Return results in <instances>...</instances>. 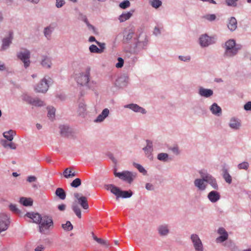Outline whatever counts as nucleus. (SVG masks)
<instances>
[{
    "label": "nucleus",
    "mask_w": 251,
    "mask_h": 251,
    "mask_svg": "<svg viewBox=\"0 0 251 251\" xmlns=\"http://www.w3.org/2000/svg\"><path fill=\"white\" fill-rule=\"evenodd\" d=\"M201 178H196L194 181V186L201 191H204L209 184L214 190H218L219 186L216 179L206 170H201L199 171Z\"/></svg>",
    "instance_id": "1"
},
{
    "label": "nucleus",
    "mask_w": 251,
    "mask_h": 251,
    "mask_svg": "<svg viewBox=\"0 0 251 251\" xmlns=\"http://www.w3.org/2000/svg\"><path fill=\"white\" fill-rule=\"evenodd\" d=\"M222 47L225 49L224 56L225 58H231L235 56L241 49V46L237 45L233 39H229L225 42Z\"/></svg>",
    "instance_id": "2"
},
{
    "label": "nucleus",
    "mask_w": 251,
    "mask_h": 251,
    "mask_svg": "<svg viewBox=\"0 0 251 251\" xmlns=\"http://www.w3.org/2000/svg\"><path fill=\"white\" fill-rule=\"evenodd\" d=\"M140 35L134 38V43L131 45V52L134 54H138L142 50L145 49L148 45V40L147 36H145L143 40H140Z\"/></svg>",
    "instance_id": "3"
},
{
    "label": "nucleus",
    "mask_w": 251,
    "mask_h": 251,
    "mask_svg": "<svg viewBox=\"0 0 251 251\" xmlns=\"http://www.w3.org/2000/svg\"><path fill=\"white\" fill-rule=\"evenodd\" d=\"M17 57L24 63V67L26 69L30 64V51L25 49L22 48L17 52Z\"/></svg>",
    "instance_id": "4"
},
{
    "label": "nucleus",
    "mask_w": 251,
    "mask_h": 251,
    "mask_svg": "<svg viewBox=\"0 0 251 251\" xmlns=\"http://www.w3.org/2000/svg\"><path fill=\"white\" fill-rule=\"evenodd\" d=\"M114 175L121 180L131 184L136 176V174L128 171H124L122 172H114Z\"/></svg>",
    "instance_id": "5"
},
{
    "label": "nucleus",
    "mask_w": 251,
    "mask_h": 251,
    "mask_svg": "<svg viewBox=\"0 0 251 251\" xmlns=\"http://www.w3.org/2000/svg\"><path fill=\"white\" fill-rule=\"evenodd\" d=\"M53 227V222L52 217L45 215L42 216V220L39 225V231L43 233L45 230H49Z\"/></svg>",
    "instance_id": "6"
},
{
    "label": "nucleus",
    "mask_w": 251,
    "mask_h": 251,
    "mask_svg": "<svg viewBox=\"0 0 251 251\" xmlns=\"http://www.w3.org/2000/svg\"><path fill=\"white\" fill-rule=\"evenodd\" d=\"M51 83L52 79L50 77H44L35 86L34 90L36 92L45 93L48 91Z\"/></svg>",
    "instance_id": "7"
},
{
    "label": "nucleus",
    "mask_w": 251,
    "mask_h": 251,
    "mask_svg": "<svg viewBox=\"0 0 251 251\" xmlns=\"http://www.w3.org/2000/svg\"><path fill=\"white\" fill-rule=\"evenodd\" d=\"M90 76V68L88 67L84 72L77 75L76 80L78 84L85 86L88 83Z\"/></svg>",
    "instance_id": "8"
},
{
    "label": "nucleus",
    "mask_w": 251,
    "mask_h": 251,
    "mask_svg": "<svg viewBox=\"0 0 251 251\" xmlns=\"http://www.w3.org/2000/svg\"><path fill=\"white\" fill-rule=\"evenodd\" d=\"M190 239L195 251H204L203 244L198 234H191Z\"/></svg>",
    "instance_id": "9"
},
{
    "label": "nucleus",
    "mask_w": 251,
    "mask_h": 251,
    "mask_svg": "<svg viewBox=\"0 0 251 251\" xmlns=\"http://www.w3.org/2000/svg\"><path fill=\"white\" fill-rule=\"evenodd\" d=\"M135 32V28L133 26H130L126 28L123 32V43L125 44L128 43L133 38Z\"/></svg>",
    "instance_id": "10"
},
{
    "label": "nucleus",
    "mask_w": 251,
    "mask_h": 251,
    "mask_svg": "<svg viewBox=\"0 0 251 251\" xmlns=\"http://www.w3.org/2000/svg\"><path fill=\"white\" fill-rule=\"evenodd\" d=\"M215 43L214 38L206 34L201 35L199 38V43L202 47H207Z\"/></svg>",
    "instance_id": "11"
},
{
    "label": "nucleus",
    "mask_w": 251,
    "mask_h": 251,
    "mask_svg": "<svg viewBox=\"0 0 251 251\" xmlns=\"http://www.w3.org/2000/svg\"><path fill=\"white\" fill-rule=\"evenodd\" d=\"M9 224V217L5 214H0V233L8 228Z\"/></svg>",
    "instance_id": "12"
},
{
    "label": "nucleus",
    "mask_w": 251,
    "mask_h": 251,
    "mask_svg": "<svg viewBox=\"0 0 251 251\" xmlns=\"http://www.w3.org/2000/svg\"><path fill=\"white\" fill-rule=\"evenodd\" d=\"M146 146L143 148L145 154L150 160L153 159L152 152L153 151V143L150 140H146Z\"/></svg>",
    "instance_id": "13"
},
{
    "label": "nucleus",
    "mask_w": 251,
    "mask_h": 251,
    "mask_svg": "<svg viewBox=\"0 0 251 251\" xmlns=\"http://www.w3.org/2000/svg\"><path fill=\"white\" fill-rule=\"evenodd\" d=\"M25 100L28 103L35 106H42L45 105L44 102L38 98H32L29 96L25 97Z\"/></svg>",
    "instance_id": "14"
},
{
    "label": "nucleus",
    "mask_w": 251,
    "mask_h": 251,
    "mask_svg": "<svg viewBox=\"0 0 251 251\" xmlns=\"http://www.w3.org/2000/svg\"><path fill=\"white\" fill-rule=\"evenodd\" d=\"M13 38V33L12 32H10L9 36L2 39V45L0 50L4 51L7 50L12 44Z\"/></svg>",
    "instance_id": "15"
},
{
    "label": "nucleus",
    "mask_w": 251,
    "mask_h": 251,
    "mask_svg": "<svg viewBox=\"0 0 251 251\" xmlns=\"http://www.w3.org/2000/svg\"><path fill=\"white\" fill-rule=\"evenodd\" d=\"M74 197L77 200L78 203L84 209H87L89 208V205L86 197L80 196L78 193L74 194Z\"/></svg>",
    "instance_id": "16"
},
{
    "label": "nucleus",
    "mask_w": 251,
    "mask_h": 251,
    "mask_svg": "<svg viewBox=\"0 0 251 251\" xmlns=\"http://www.w3.org/2000/svg\"><path fill=\"white\" fill-rule=\"evenodd\" d=\"M198 94L202 97L208 98L213 95V91L210 89L200 87L198 90Z\"/></svg>",
    "instance_id": "17"
},
{
    "label": "nucleus",
    "mask_w": 251,
    "mask_h": 251,
    "mask_svg": "<svg viewBox=\"0 0 251 251\" xmlns=\"http://www.w3.org/2000/svg\"><path fill=\"white\" fill-rule=\"evenodd\" d=\"M124 107L129 108L135 112H139L142 114H146L147 112L146 110L144 108L139 106L137 104L131 103L126 104L124 106Z\"/></svg>",
    "instance_id": "18"
},
{
    "label": "nucleus",
    "mask_w": 251,
    "mask_h": 251,
    "mask_svg": "<svg viewBox=\"0 0 251 251\" xmlns=\"http://www.w3.org/2000/svg\"><path fill=\"white\" fill-rule=\"evenodd\" d=\"M104 188L107 190H110V192L116 196V200H118L119 198V195L121 193V190L120 189L115 186L113 184H105L104 185Z\"/></svg>",
    "instance_id": "19"
},
{
    "label": "nucleus",
    "mask_w": 251,
    "mask_h": 251,
    "mask_svg": "<svg viewBox=\"0 0 251 251\" xmlns=\"http://www.w3.org/2000/svg\"><path fill=\"white\" fill-rule=\"evenodd\" d=\"M208 200L212 203H215L221 198V195L217 191H210L207 195Z\"/></svg>",
    "instance_id": "20"
},
{
    "label": "nucleus",
    "mask_w": 251,
    "mask_h": 251,
    "mask_svg": "<svg viewBox=\"0 0 251 251\" xmlns=\"http://www.w3.org/2000/svg\"><path fill=\"white\" fill-rule=\"evenodd\" d=\"M157 230L159 234L161 236H166L170 232L169 226L166 224L160 225Z\"/></svg>",
    "instance_id": "21"
},
{
    "label": "nucleus",
    "mask_w": 251,
    "mask_h": 251,
    "mask_svg": "<svg viewBox=\"0 0 251 251\" xmlns=\"http://www.w3.org/2000/svg\"><path fill=\"white\" fill-rule=\"evenodd\" d=\"M128 77L125 75L119 76L115 82V86L119 87H124L127 85Z\"/></svg>",
    "instance_id": "22"
},
{
    "label": "nucleus",
    "mask_w": 251,
    "mask_h": 251,
    "mask_svg": "<svg viewBox=\"0 0 251 251\" xmlns=\"http://www.w3.org/2000/svg\"><path fill=\"white\" fill-rule=\"evenodd\" d=\"M25 216L32 219L34 223L38 224L39 225H40L42 218V216L37 213L28 212L25 214Z\"/></svg>",
    "instance_id": "23"
},
{
    "label": "nucleus",
    "mask_w": 251,
    "mask_h": 251,
    "mask_svg": "<svg viewBox=\"0 0 251 251\" xmlns=\"http://www.w3.org/2000/svg\"><path fill=\"white\" fill-rule=\"evenodd\" d=\"M109 115V110L108 108H104L99 114L97 118L95 120L96 123H100L103 122L104 119L107 118Z\"/></svg>",
    "instance_id": "24"
},
{
    "label": "nucleus",
    "mask_w": 251,
    "mask_h": 251,
    "mask_svg": "<svg viewBox=\"0 0 251 251\" xmlns=\"http://www.w3.org/2000/svg\"><path fill=\"white\" fill-rule=\"evenodd\" d=\"M241 126V122L238 119L233 117L230 120L229 126L232 129L237 130L240 128Z\"/></svg>",
    "instance_id": "25"
},
{
    "label": "nucleus",
    "mask_w": 251,
    "mask_h": 251,
    "mask_svg": "<svg viewBox=\"0 0 251 251\" xmlns=\"http://www.w3.org/2000/svg\"><path fill=\"white\" fill-rule=\"evenodd\" d=\"M227 27L231 31L235 30L237 27V22L236 18L231 17L228 20Z\"/></svg>",
    "instance_id": "26"
},
{
    "label": "nucleus",
    "mask_w": 251,
    "mask_h": 251,
    "mask_svg": "<svg viewBox=\"0 0 251 251\" xmlns=\"http://www.w3.org/2000/svg\"><path fill=\"white\" fill-rule=\"evenodd\" d=\"M41 64L45 68H50L52 65L51 58L47 56H43Z\"/></svg>",
    "instance_id": "27"
},
{
    "label": "nucleus",
    "mask_w": 251,
    "mask_h": 251,
    "mask_svg": "<svg viewBox=\"0 0 251 251\" xmlns=\"http://www.w3.org/2000/svg\"><path fill=\"white\" fill-rule=\"evenodd\" d=\"M210 110L215 115L219 116L222 114V109L216 103L212 104L210 107Z\"/></svg>",
    "instance_id": "28"
},
{
    "label": "nucleus",
    "mask_w": 251,
    "mask_h": 251,
    "mask_svg": "<svg viewBox=\"0 0 251 251\" xmlns=\"http://www.w3.org/2000/svg\"><path fill=\"white\" fill-rule=\"evenodd\" d=\"M134 12V10H131L127 13H122L118 18L119 21L121 23H122L129 19L130 17L132 16Z\"/></svg>",
    "instance_id": "29"
},
{
    "label": "nucleus",
    "mask_w": 251,
    "mask_h": 251,
    "mask_svg": "<svg viewBox=\"0 0 251 251\" xmlns=\"http://www.w3.org/2000/svg\"><path fill=\"white\" fill-rule=\"evenodd\" d=\"M60 134L62 136H68L71 133V128L66 125H61L59 126Z\"/></svg>",
    "instance_id": "30"
},
{
    "label": "nucleus",
    "mask_w": 251,
    "mask_h": 251,
    "mask_svg": "<svg viewBox=\"0 0 251 251\" xmlns=\"http://www.w3.org/2000/svg\"><path fill=\"white\" fill-rule=\"evenodd\" d=\"M222 176L225 181L228 184H231L232 182L231 176L229 174L227 169L224 168L222 170Z\"/></svg>",
    "instance_id": "31"
},
{
    "label": "nucleus",
    "mask_w": 251,
    "mask_h": 251,
    "mask_svg": "<svg viewBox=\"0 0 251 251\" xmlns=\"http://www.w3.org/2000/svg\"><path fill=\"white\" fill-rule=\"evenodd\" d=\"M63 176L65 177L68 178L76 176V174L73 171L72 168H66L63 172Z\"/></svg>",
    "instance_id": "32"
},
{
    "label": "nucleus",
    "mask_w": 251,
    "mask_h": 251,
    "mask_svg": "<svg viewBox=\"0 0 251 251\" xmlns=\"http://www.w3.org/2000/svg\"><path fill=\"white\" fill-rule=\"evenodd\" d=\"M16 135V132L13 130H9V131L4 132L3 135L9 141H12L14 136Z\"/></svg>",
    "instance_id": "33"
},
{
    "label": "nucleus",
    "mask_w": 251,
    "mask_h": 251,
    "mask_svg": "<svg viewBox=\"0 0 251 251\" xmlns=\"http://www.w3.org/2000/svg\"><path fill=\"white\" fill-rule=\"evenodd\" d=\"M20 202L24 206H28L32 205L33 201L30 198L22 197L20 200Z\"/></svg>",
    "instance_id": "34"
},
{
    "label": "nucleus",
    "mask_w": 251,
    "mask_h": 251,
    "mask_svg": "<svg viewBox=\"0 0 251 251\" xmlns=\"http://www.w3.org/2000/svg\"><path fill=\"white\" fill-rule=\"evenodd\" d=\"M72 207L77 217L80 219L81 218V212L78 205L76 203H73Z\"/></svg>",
    "instance_id": "35"
},
{
    "label": "nucleus",
    "mask_w": 251,
    "mask_h": 251,
    "mask_svg": "<svg viewBox=\"0 0 251 251\" xmlns=\"http://www.w3.org/2000/svg\"><path fill=\"white\" fill-rule=\"evenodd\" d=\"M56 195L61 200H64L66 198V193L63 189L58 188L55 191Z\"/></svg>",
    "instance_id": "36"
},
{
    "label": "nucleus",
    "mask_w": 251,
    "mask_h": 251,
    "mask_svg": "<svg viewBox=\"0 0 251 251\" xmlns=\"http://www.w3.org/2000/svg\"><path fill=\"white\" fill-rule=\"evenodd\" d=\"M94 240L99 244L105 246L107 248H111L112 246L108 242V241L104 240L101 238H98L97 236L94 237Z\"/></svg>",
    "instance_id": "37"
},
{
    "label": "nucleus",
    "mask_w": 251,
    "mask_h": 251,
    "mask_svg": "<svg viewBox=\"0 0 251 251\" xmlns=\"http://www.w3.org/2000/svg\"><path fill=\"white\" fill-rule=\"evenodd\" d=\"M85 86H87L89 89L93 91H97L98 87V84L95 81H90V80H89L88 83L86 84Z\"/></svg>",
    "instance_id": "38"
},
{
    "label": "nucleus",
    "mask_w": 251,
    "mask_h": 251,
    "mask_svg": "<svg viewBox=\"0 0 251 251\" xmlns=\"http://www.w3.org/2000/svg\"><path fill=\"white\" fill-rule=\"evenodd\" d=\"M86 110V104L83 102H80L78 104V112L79 115L83 116Z\"/></svg>",
    "instance_id": "39"
},
{
    "label": "nucleus",
    "mask_w": 251,
    "mask_h": 251,
    "mask_svg": "<svg viewBox=\"0 0 251 251\" xmlns=\"http://www.w3.org/2000/svg\"><path fill=\"white\" fill-rule=\"evenodd\" d=\"M133 194L131 190L129 191H122L119 195V197L123 198H128L132 196Z\"/></svg>",
    "instance_id": "40"
},
{
    "label": "nucleus",
    "mask_w": 251,
    "mask_h": 251,
    "mask_svg": "<svg viewBox=\"0 0 251 251\" xmlns=\"http://www.w3.org/2000/svg\"><path fill=\"white\" fill-rule=\"evenodd\" d=\"M53 31V28L50 26H48L45 28L44 30V33L46 37L49 39L50 38L51 34Z\"/></svg>",
    "instance_id": "41"
},
{
    "label": "nucleus",
    "mask_w": 251,
    "mask_h": 251,
    "mask_svg": "<svg viewBox=\"0 0 251 251\" xmlns=\"http://www.w3.org/2000/svg\"><path fill=\"white\" fill-rule=\"evenodd\" d=\"M169 155L166 153H160L157 155V159L161 161L166 162L168 160Z\"/></svg>",
    "instance_id": "42"
},
{
    "label": "nucleus",
    "mask_w": 251,
    "mask_h": 251,
    "mask_svg": "<svg viewBox=\"0 0 251 251\" xmlns=\"http://www.w3.org/2000/svg\"><path fill=\"white\" fill-rule=\"evenodd\" d=\"M2 145L5 148L9 147L11 149H16V146L15 144L12 142L7 143L6 141L3 140L2 141Z\"/></svg>",
    "instance_id": "43"
},
{
    "label": "nucleus",
    "mask_w": 251,
    "mask_h": 251,
    "mask_svg": "<svg viewBox=\"0 0 251 251\" xmlns=\"http://www.w3.org/2000/svg\"><path fill=\"white\" fill-rule=\"evenodd\" d=\"M81 184V180L79 178L75 179L71 183V186L72 187L77 188Z\"/></svg>",
    "instance_id": "44"
},
{
    "label": "nucleus",
    "mask_w": 251,
    "mask_h": 251,
    "mask_svg": "<svg viewBox=\"0 0 251 251\" xmlns=\"http://www.w3.org/2000/svg\"><path fill=\"white\" fill-rule=\"evenodd\" d=\"M130 5V2L128 0H125L119 4V7L123 9H126Z\"/></svg>",
    "instance_id": "45"
},
{
    "label": "nucleus",
    "mask_w": 251,
    "mask_h": 251,
    "mask_svg": "<svg viewBox=\"0 0 251 251\" xmlns=\"http://www.w3.org/2000/svg\"><path fill=\"white\" fill-rule=\"evenodd\" d=\"M55 109L53 107H49L48 108V117L52 120L55 117Z\"/></svg>",
    "instance_id": "46"
},
{
    "label": "nucleus",
    "mask_w": 251,
    "mask_h": 251,
    "mask_svg": "<svg viewBox=\"0 0 251 251\" xmlns=\"http://www.w3.org/2000/svg\"><path fill=\"white\" fill-rule=\"evenodd\" d=\"M237 167L239 170H247L249 167V164L247 162H243L239 164Z\"/></svg>",
    "instance_id": "47"
},
{
    "label": "nucleus",
    "mask_w": 251,
    "mask_h": 251,
    "mask_svg": "<svg viewBox=\"0 0 251 251\" xmlns=\"http://www.w3.org/2000/svg\"><path fill=\"white\" fill-rule=\"evenodd\" d=\"M62 227L64 230L70 231L73 228V225L70 221H67L65 224H62Z\"/></svg>",
    "instance_id": "48"
},
{
    "label": "nucleus",
    "mask_w": 251,
    "mask_h": 251,
    "mask_svg": "<svg viewBox=\"0 0 251 251\" xmlns=\"http://www.w3.org/2000/svg\"><path fill=\"white\" fill-rule=\"evenodd\" d=\"M89 50L90 52L91 53H96L100 54V50H99V48H98L97 46L95 45H91L89 48Z\"/></svg>",
    "instance_id": "49"
},
{
    "label": "nucleus",
    "mask_w": 251,
    "mask_h": 251,
    "mask_svg": "<svg viewBox=\"0 0 251 251\" xmlns=\"http://www.w3.org/2000/svg\"><path fill=\"white\" fill-rule=\"evenodd\" d=\"M133 165L140 173H143L144 175L147 173L146 170L141 165L136 163H133Z\"/></svg>",
    "instance_id": "50"
},
{
    "label": "nucleus",
    "mask_w": 251,
    "mask_h": 251,
    "mask_svg": "<svg viewBox=\"0 0 251 251\" xmlns=\"http://www.w3.org/2000/svg\"><path fill=\"white\" fill-rule=\"evenodd\" d=\"M162 4V1L160 0H152L151 1V6L155 8L159 7Z\"/></svg>",
    "instance_id": "51"
},
{
    "label": "nucleus",
    "mask_w": 251,
    "mask_h": 251,
    "mask_svg": "<svg viewBox=\"0 0 251 251\" xmlns=\"http://www.w3.org/2000/svg\"><path fill=\"white\" fill-rule=\"evenodd\" d=\"M228 236L220 235L216 238V241L217 243H222L227 239Z\"/></svg>",
    "instance_id": "52"
},
{
    "label": "nucleus",
    "mask_w": 251,
    "mask_h": 251,
    "mask_svg": "<svg viewBox=\"0 0 251 251\" xmlns=\"http://www.w3.org/2000/svg\"><path fill=\"white\" fill-rule=\"evenodd\" d=\"M97 44L99 46V50L100 53H101L104 52V50L105 49V44L104 43H100V42H97Z\"/></svg>",
    "instance_id": "53"
},
{
    "label": "nucleus",
    "mask_w": 251,
    "mask_h": 251,
    "mask_svg": "<svg viewBox=\"0 0 251 251\" xmlns=\"http://www.w3.org/2000/svg\"><path fill=\"white\" fill-rule=\"evenodd\" d=\"M204 18L208 21H213L216 18V15L215 14H207L204 16Z\"/></svg>",
    "instance_id": "54"
},
{
    "label": "nucleus",
    "mask_w": 251,
    "mask_h": 251,
    "mask_svg": "<svg viewBox=\"0 0 251 251\" xmlns=\"http://www.w3.org/2000/svg\"><path fill=\"white\" fill-rule=\"evenodd\" d=\"M9 209L11 211L16 214H18L20 212V210L18 209V208L16 207V205L15 204H10Z\"/></svg>",
    "instance_id": "55"
},
{
    "label": "nucleus",
    "mask_w": 251,
    "mask_h": 251,
    "mask_svg": "<svg viewBox=\"0 0 251 251\" xmlns=\"http://www.w3.org/2000/svg\"><path fill=\"white\" fill-rule=\"evenodd\" d=\"M238 0H226V2L227 5L235 7L237 5L236 2Z\"/></svg>",
    "instance_id": "56"
},
{
    "label": "nucleus",
    "mask_w": 251,
    "mask_h": 251,
    "mask_svg": "<svg viewBox=\"0 0 251 251\" xmlns=\"http://www.w3.org/2000/svg\"><path fill=\"white\" fill-rule=\"evenodd\" d=\"M118 63L116 64V67L118 68H122L124 65V59L121 57H118Z\"/></svg>",
    "instance_id": "57"
},
{
    "label": "nucleus",
    "mask_w": 251,
    "mask_h": 251,
    "mask_svg": "<svg viewBox=\"0 0 251 251\" xmlns=\"http://www.w3.org/2000/svg\"><path fill=\"white\" fill-rule=\"evenodd\" d=\"M218 233L220 235L228 236L227 231L223 227H220L218 230Z\"/></svg>",
    "instance_id": "58"
},
{
    "label": "nucleus",
    "mask_w": 251,
    "mask_h": 251,
    "mask_svg": "<svg viewBox=\"0 0 251 251\" xmlns=\"http://www.w3.org/2000/svg\"><path fill=\"white\" fill-rule=\"evenodd\" d=\"M65 3L64 0H56V6L57 8L62 7Z\"/></svg>",
    "instance_id": "59"
},
{
    "label": "nucleus",
    "mask_w": 251,
    "mask_h": 251,
    "mask_svg": "<svg viewBox=\"0 0 251 251\" xmlns=\"http://www.w3.org/2000/svg\"><path fill=\"white\" fill-rule=\"evenodd\" d=\"M174 154L178 155L179 154V151L177 146H175L169 149Z\"/></svg>",
    "instance_id": "60"
},
{
    "label": "nucleus",
    "mask_w": 251,
    "mask_h": 251,
    "mask_svg": "<svg viewBox=\"0 0 251 251\" xmlns=\"http://www.w3.org/2000/svg\"><path fill=\"white\" fill-rule=\"evenodd\" d=\"M178 58L184 62H188L190 60L191 57L190 56H181L180 55Z\"/></svg>",
    "instance_id": "61"
},
{
    "label": "nucleus",
    "mask_w": 251,
    "mask_h": 251,
    "mask_svg": "<svg viewBox=\"0 0 251 251\" xmlns=\"http://www.w3.org/2000/svg\"><path fill=\"white\" fill-rule=\"evenodd\" d=\"M244 108L246 111H251V101L247 102L244 105Z\"/></svg>",
    "instance_id": "62"
},
{
    "label": "nucleus",
    "mask_w": 251,
    "mask_h": 251,
    "mask_svg": "<svg viewBox=\"0 0 251 251\" xmlns=\"http://www.w3.org/2000/svg\"><path fill=\"white\" fill-rule=\"evenodd\" d=\"M78 19L83 21L84 23L86 22H87L88 19L86 17V16L85 15H83V14H82L81 13H79Z\"/></svg>",
    "instance_id": "63"
},
{
    "label": "nucleus",
    "mask_w": 251,
    "mask_h": 251,
    "mask_svg": "<svg viewBox=\"0 0 251 251\" xmlns=\"http://www.w3.org/2000/svg\"><path fill=\"white\" fill-rule=\"evenodd\" d=\"M37 180L36 177L33 176H30L27 177V181L29 182H35Z\"/></svg>",
    "instance_id": "64"
}]
</instances>
